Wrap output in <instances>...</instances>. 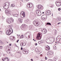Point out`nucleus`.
<instances>
[{"mask_svg":"<svg viewBox=\"0 0 61 61\" xmlns=\"http://www.w3.org/2000/svg\"><path fill=\"white\" fill-rule=\"evenodd\" d=\"M59 3H59V5H58V7L59 6H60V5H61V2H60Z\"/></svg>","mask_w":61,"mask_h":61,"instance_id":"31","label":"nucleus"},{"mask_svg":"<svg viewBox=\"0 0 61 61\" xmlns=\"http://www.w3.org/2000/svg\"><path fill=\"white\" fill-rule=\"evenodd\" d=\"M6 50H7V51H8V50H9H9H10V49H9L8 50V49H6Z\"/></svg>","mask_w":61,"mask_h":61,"instance_id":"40","label":"nucleus"},{"mask_svg":"<svg viewBox=\"0 0 61 61\" xmlns=\"http://www.w3.org/2000/svg\"><path fill=\"white\" fill-rule=\"evenodd\" d=\"M21 28L22 30L24 31H25L27 30V28L25 27V24H23L21 27Z\"/></svg>","mask_w":61,"mask_h":61,"instance_id":"4","label":"nucleus"},{"mask_svg":"<svg viewBox=\"0 0 61 61\" xmlns=\"http://www.w3.org/2000/svg\"><path fill=\"white\" fill-rule=\"evenodd\" d=\"M22 13V15L23 16V17H25V12L22 11L21 12V14Z\"/></svg>","mask_w":61,"mask_h":61,"instance_id":"15","label":"nucleus"},{"mask_svg":"<svg viewBox=\"0 0 61 61\" xmlns=\"http://www.w3.org/2000/svg\"><path fill=\"white\" fill-rule=\"evenodd\" d=\"M9 60H7V61H8Z\"/></svg>","mask_w":61,"mask_h":61,"instance_id":"64","label":"nucleus"},{"mask_svg":"<svg viewBox=\"0 0 61 61\" xmlns=\"http://www.w3.org/2000/svg\"><path fill=\"white\" fill-rule=\"evenodd\" d=\"M59 24H61V22L58 23L57 24L58 25H59Z\"/></svg>","mask_w":61,"mask_h":61,"instance_id":"50","label":"nucleus"},{"mask_svg":"<svg viewBox=\"0 0 61 61\" xmlns=\"http://www.w3.org/2000/svg\"><path fill=\"white\" fill-rule=\"evenodd\" d=\"M61 10V8H59L58 9V11H60Z\"/></svg>","mask_w":61,"mask_h":61,"instance_id":"39","label":"nucleus"},{"mask_svg":"<svg viewBox=\"0 0 61 61\" xmlns=\"http://www.w3.org/2000/svg\"><path fill=\"white\" fill-rule=\"evenodd\" d=\"M57 20V21H61V18H57L56 19Z\"/></svg>","mask_w":61,"mask_h":61,"instance_id":"23","label":"nucleus"},{"mask_svg":"<svg viewBox=\"0 0 61 61\" xmlns=\"http://www.w3.org/2000/svg\"><path fill=\"white\" fill-rule=\"evenodd\" d=\"M27 21H29V19H28V20H27Z\"/></svg>","mask_w":61,"mask_h":61,"instance_id":"56","label":"nucleus"},{"mask_svg":"<svg viewBox=\"0 0 61 61\" xmlns=\"http://www.w3.org/2000/svg\"><path fill=\"white\" fill-rule=\"evenodd\" d=\"M53 61V60H51V61Z\"/></svg>","mask_w":61,"mask_h":61,"instance_id":"63","label":"nucleus"},{"mask_svg":"<svg viewBox=\"0 0 61 61\" xmlns=\"http://www.w3.org/2000/svg\"><path fill=\"white\" fill-rule=\"evenodd\" d=\"M20 5H23V4L21 3H20Z\"/></svg>","mask_w":61,"mask_h":61,"instance_id":"38","label":"nucleus"},{"mask_svg":"<svg viewBox=\"0 0 61 61\" xmlns=\"http://www.w3.org/2000/svg\"><path fill=\"white\" fill-rule=\"evenodd\" d=\"M13 30L12 29V28H10L9 30H7L6 31V34L7 35H10L13 33Z\"/></svg>","mask_w":61,"mask_h":61,"instance_id":"1","label":"nucleus"},{"mask_svg":"<svg viewBox=\"0 0 61 61\" xmlns=\"http://www.w3.org/2000/svg\"><path fill=\"white\" fill-rule=\"evenodd\" d=\"M22 52L24 54H28V53L27 51V50H26L23 51Z\"/></svg>","mask_w":61,"mask_h":61,"instance_id":"17","label":"nucleus"},{"mask_svg":"<svg viewBox=\"0 0 61 61\" xmlns=\"http://www.w3.org/2000/svg\"><path fill=\"white\" fill-rule=\"evenodd\" d=\"M41 43H43L44 42H45V41H44V40H41Z\"/></svg>","mask_w":61,"mask_h":61,"instance_id":"27","label":"nucleus"},{"mask_svg":"<svg viewBox=\"0 0 61 61\" xmlns=\"http://www.w3.org/2000/svg\"><path fill=\"white\" fill-rule=\"evenodd\" d=\"M47 39H50V37H48L47 38Z\"/></svg>","mask_w":61,"mask_h":61,"instance_id":"41","label":"nucleus"},{"mask_svg":"<svg viewBox=\"0 0 61 61\" xmlns=\"http://www.w3.org/2000/svg\"><path fill=\"white\" fill-rule=\"evenodd\" d=\"M25 36L28 39V32H27L25 34Z\"/></svg>","mask_w":61,"mask_h":61,"instance_id":"14","label":"nucleus"},{"mask_svg":"<svg viewBox=\"0 0 61 61\" xmlns=\"http://www.w3.org/2000/svg\"><path fill=\"white\" fill-rule=\"evenodd\" d=\"M35 51H36V52H38L39 51V50H38V49L36 48L35 49Z\"/></svg>","mask_w":61,"mask_h":61,"instance_id":"25","label":"nucleus"},{"mask_svg":"<svg viewBox=\"0 0 61 61\" xmlns=\"http://www.w3.org/2000/svg\"><path fill=\"white\" fill-rule=\"evenodd\" d=\"M27 7H30H30H32V4H30L29 3H28L27 5Z\"/></svg>","mask_w":61,"mask_h":61,"instance_id":"11","label":"nucleus"},{"mask_svg":"<svg viewBox=\"0 0 61 61\" xmlns=\"http://www.w3.org/2000/svg\"><path fill=\"white\" fill-rule=\"evenodd\" d=\"M46 30L45 31V29H42L41 30V31H44V33L46 34Z\"/></svg>","mask_w":61,"mask_h":61,"instance_id":"18","label":"nucleus"},{"mask_svg":"<svg viewBox=\"0 0 61 61\" xmlns=\"http://www.w3.org/2000/svg\"><path fill=\"white\" fill-rule=\"evenodd\" d=\"M44 12H42V14H44Z\"/></svg>","mask_w":61,"mask_h":61,"instance_id":"59","label":"nucleus"},{"mask_svg":"<svg viewBox=\"0 0 61 61\" xmlns=\"http://www.w3.org/2000/svg\"><path fill=\"white\" fill-rule=\"evenodd\" d=\"M2 60H3V61H4V60L3 59V58L2 59Z\"/></svg>","mask_w":61,"mask_h":61,"instance_id":"53","label":"nucleus"},{"mask_svg":"<svg viewBox=\"0 0 61 61\" xmlns=\"http://www.w3.org/2000/svg\"><path fill=\"white\" fill-rule=\"evenodd\" d=\"M22 44L23 45V46H25L26 45V43L25 42H22Z\"/></svg>","mask_w":61,"mask_h":61,"instance_id":"21","label":"nucleus"},{"mask_svg":"<svg viewBox=\"0 0 61 61\" xmlns=\"http://www.w3.org/2000/svg\"><path fill=\"white\" fill-rule=\"evenodd\" d=\"M10 26L11 27H12L13 26V25H10Z\"/></svg>","mask_w":61,"mask_h":61,"instance_id":"46","label":"nucleus"},{"mask_svg":"<svg viewBox=\"0 0 61 61\" xmlns=\"http://www.w3.org/2000/svg\"><path fill=\"white\" fill-rule=\"evenodd\" d=\"M37 7L39 9H41V10H43L44 8H43V6L40 5H38L37 6Z\"/></svg>","mask_w":61,"mask_h":61,"instance_id":"7","label":"nucleus"},{"mask_svg":"<svg viewBox=\"0 0 61 61\" xmlns=\"http://www.w3.org/2000/svg\"><path fill=\"white\" fill-rule=\"evenodd\" d=\"M11 7H14L15 6V5L14 4H12L11 5Z\"/></svg>","mask_w":61,"mask_h":61,"instance_id":"29","label":"nucleus"},{"mask_svg":"<svg viewBox=\"0 0 61 61\" xmlns=\"http://www.w3.org/2000/svg\"><path fill=\"white\" fill-rule=\"evenodd\" d=\"M26 1H28V0H26Z\"/></svg>","mask_w":61,"mask_h":61,"instance_id":"62","label":"nucleus"},{"mask_svg":"<svg viewBox=\"0 0 61 61\" xmlns=\"http://www.w3.org/2000/svg\"><path fill=\"white\" fill-rule=\"evenodd\" d=\"M36 57L37 58H38V57Z\"/></svg>","mask_w":61,"mask_h":61,"instance_id":"60","label":"nucleus"},{"mask_svg":"<svg viewBox=\"0 0 61 61\" xmlns=\"http://www.w3.org/2000/svg\"><path fill=\"white\" fill-rule=\"evenodd\" d=\"M19 21H20V23H22V21H23V20L21 18H19Z\"/></svg>","mask_w":61,"mask_h":61,"instance_id":"20","label":"nucleus"},{"mask_svg":"<svg viewBox=\"0 0 61 61\" xmlns=\"http://www.w3.org/2000/svg\"><path fill=\"white\" fill-rule=\"evenodd\" d=\"M6 58H5L4 59V60H6Z\"/></svg>","mask_w":61,"mask_h":61,"instance_id":"49","label":"nucleus"},{"mask_svg":"<svg viewBox=\"0 0 61 61\" xmlns=\"http://www.w3.org/2000/svg\"><path fill=\"white\" fill-rule=\"evenodd\" d=\"M23 49V48L22 47H21V50H22Z\"/></svg>","mask_w":61,"mask_h":61,"instance_id":"51","label":"nucleus"},{"mask_svg":"<svg viewBox=\"0 0 61 61\" xmlns=\"http://www.w3.org/2000/svg\"><path fill=\"white\" fill-rule=\"evenodd\" d=\"M46 25H51V23H47V24H46Z\"/></svg>","mask_w":61,"mask_h":61,"instance_id":"28","label":"nucleus"},{"mask_svg":"<svg viewBox=\"0 0 61 61\" xmlns=\"http://www.w3.org/2000/svg\"><path fill=\"white\" fill-rule=\"evenodd\" d=\"M36 12L37 13V14L38 16H40L41 15V12L40 10H36Z\"/></svg>","mask_w":61,"mask_h":61,"instance_id":"8","label":"nucleus"},{"mask_svg":"<svg viewBox=\"0 0 61 61\" xmlns=\"http://www.w3.org/2000/svg\"><path fill=\"white\" fill-rule=\"evenodd\" d=\"M53 48L54 49H55V50H56V47L55 46H53Z\"/></svg>","mask_w":61,"mask_h":61,"instance_id":"24","label":"nucleus"},{"mask_svg":"<svg viewBox=\"0 0 61 61\" xmlns=\"http://www.w3.org/2000/svg\"><path fill=\"white\" fill-rule=\"evenodd\" d=\"M2 48L3 47L2 46H0V49H2Z\"/></svg>","mask_w":61,"mask_h":61,"instance_id":"34","label":"nucleus"},{"mask_svg":"<svg viewBox=\"0 0 61 61\" xmlns=\"http://www.w3.org/2000/svg\"><path fill=\"white\" fill-rule=\"evenodd\" d=\"M5 5L3 7V8L4 9H8L9 7V5H10V3L8 2H6L4 4Z\"/></svg>","mask_w":61,"mask_h":61,"instance_id":"2","label":"nucleus"},{"mask_svg":"<svg viewBox=\"0 0 61 61\" xmlns=\"http://www.w3.org/2000/svg\"><path fill=\"white\" fill-rule=\"evenodd\" d=\"M33 24H34V25L35 26H38V23L36 22V21H34L33 22Z\"/></svg>","mask_w":61,"mask_h":61,"instance_id":"10","label":"nucleus"},{"mask_svg":"<svg viewBox=\"0 0 61 61\" xmlns=\"http://www.w3.org/2000/svg\"><path fill=\"white\" fill-rule=\"evenodd\" d=\"M5 12L6 13V15L8 16H9L11 15V11L9 10H5Z\"/></svg>","mask_w":61,"mask_h":61,"instance_id":"5","label":"nucleus"},{"mask_svg":"<svg viewBox=\"0 0 61 61\" xmlns=\"http://www.w3.org/2000/svg\"><path fill=\"white\" fill-rule=\"evenodd\" d=\"M17 15V14H15V15H14L15 16H16V15Z\"/></svg>","mask_w":61,"mask_h":61,"instance_id":"47","label":"nucleus"},{"mask_svg":"<svg viewBox=\"0 0 61 61\" xmlns=\"http://www.w3.org/2000/svg\"><path fill=\"white\" fill-rule=\"evenodd\" d=\"M33 40H34V41H36V40H35L34 39H33Z\"/></svg>","mask_w":61,"mask_h":61,"instance_id":"54","label":"nucleus"},{"mask_svg":"<svg viewBox=\"0 0 61 61\" xmlns=\"http://www.w3.org/2000/svg\"><path fill=\"white\" fill-rule=\"evenodd\" d=\"M35 46H37V43H36L35 44Z\"/></svg>","mask_w":61,"mask_h":61,"instance_id":"44","label":"nucleus"},{"mask_svg":"<svg viewBox=\"0 0 61 61\" xmlns=\"http://www.w3.org/2000/svg\"><path fill=\"white\" fill-rule=\"evenodd\" d=\"M40 61H43V60H41Z\"/></svg>","mask_w":61,"mask_h":61,"instance_id":"55","label":"nucleus"},{"mask_svg":"<svg viewBox=\"0 0 61 61\" xmlns=\"http://www.w3.org/2000/svg\"><path fill=\"white\" fill-rule=\"evenodd\" d=\"M7 59V60H9V58H8V57H6Z\"/></svg>","mask_w":61,"mask_h":61,"instance_id":"37","label":"nucleus"},{"mask_svg":"<svg viewBox=\"0 0 61 61\" xmlns=\"http://www.w3.org/2000/svg\"><path fill=\"white\" fill-rule=\"evenodd\" d=\"M30 49L31 50H33L35 49V47L34 46H32L30 47Z\"/></svg>","mask_w":61,"mask_h":61,"instance_id":"16","label":"nucleus"},{"mask_svg":"<svg viewBox=\"0 0 61 61\" xmlns=\"http://www.w3.org/2000/svg\"><path fill=\"white\" fill-rule=\"evenodd\" d=\"M19 40H18L17 41V43H18V41H19Z\"/></svg>","mask_w":61,"mask_h":61,"instance_id":"42","label":"nucleus"},{"mask_svg":"<svg viewBox=\"0 0 61 61\" xmlns=\"http://www.w3.org/2000/svg\"><path fill=\"white\" fill-rule=\"evenodd\" d=\"M56 35V31H55V35Z\"/></svg>","mask_w":61,"mask_h":61,"instance_id":"33","label":"nucleus"},{"mask_svg":"<svg viewBox=\"0 0 61 61\" xmlns=\"http://www.w3.org/2000/svg\"><path fill=\"white\" fill-rule=\"evenodd\" d=\"M19 36H20V35H19Z\"/></svg>","mask_w":61,"mask_h":61,"instance_id":"61","label":"nucleus"},{"mask_svg":"<svg viewBox=\"0 0 61 61\" xmlns=\"http://www.w3.org/2000/svg\"><path fill=\"white\" fill-rule=\"evenodd\" d=\"M11 44H9V45L10 46H11Z\"/></svg>","mask_w":61,"mask_h":61,"instance_id":"45","label":"nucleus"},{"mask_svg":"<svg viewBox=\"0 0 61 61\" xmlns=\"http://www.w3.org/2000/svg\"><path fill=\"white\" fill-rule=\"evenodd\" d=\"M53 59L54 60H56L57 59H56V58L54 57L53 58Z\"/></svg>","mask_w":61,"mask_h":61,"instance_id":"32","label":"nucleus"},{"mask_svg":"<svg viewBox=\"0 0 61 61\" xmlns=\"http://www.w3.org/2000/svg\"><path fill=\"white\" fill-rule=\"evenodd\" d=\"M31 61H33V59H31Z\"/></svg>","mask_w":61,"mask_h":61,"instance_id":"52","label":"nucleus"},{"mask_svg":"<svg viewBox=\"0 0 61 61\" xmlns=\"http://www.w3.org/2000/svg\"><path fill=\"white\" fill-rule=\"evenodd\" d=\"M26 48H27V47H28V46H26Z\"/></svg>","mask_w":61,"mask_h":61,"instance_id":"58","label":"nucleus"},{"mask_svg":"<svg viewBox=\"0 0 61 61\" xmlns=\"http://www.w3.org/2000/svg\"><path fill=\"white\" fill-rule=\"evenodd\" d=\"M20 46H23V43H21L20 44Z\"/></svg>","mask_w":61,"mask_h":61,"instance_id":"30","label":"nucleus"},{"mask_svg":"<svg viewBox=\"0 0 61 61\" xmlns=\"http://www.w3.org/2000/svg\"><path fill=\"white\" fill-rule=\"evenodd\" d=\"M45 49L46 50H49L50 49V47L48 46H46V47H45Z\"/></svg>","mask_w":61,"mask_h":61,"instance_id":"12","label":"nucleus"},{"mask_svg":"<svg viewBox=\"0 0 61 61\" xmlns=\"http://www.w3.org/2000/svg\"><path fill=\"white\" fill-rule=\"evenodd\" d=\"M41 36L40 34L39 33L38 34L37 36L36 37V39L38 40H41Z\"/></svg>","mask_w":61,"mask_h":61,"instance_id":"6","label":"nucleus"},{"mask_svg":"<svg viewBox=\"0 0 61 61\" xmlns=\"http://www.w3.org/2000/svg\"><path fill=\"white\" fill-rule=\"evenodd\" d=\"M10 39L11 40H14L15 39V37L13 36H11L10 37Z\"/></svg>","mask_w":61,"mask_h":61,"instance_id":"19","label":"nucleus"},{"mask_svg":"<svg viewBox=\"0 0 61 61\" xmlns=\"http://www.w3.org/2000/svg\"><path fill=\"white\" fill-rule=\"evenodd\" d=\"M60 2H56L55 3L56 5L57 6H58V5H59V4H60Z\"/></svg>","mask_w":61,"mask_h":61,"instance_id":"22","label":"nucleus"},{"mask_svg":"<svg viewBox=\"0 0 61 61\" xmlns=\"http://www.w3.org/2000/svg\"><path fill=\"white\" fill-rule=\"evenodd\" d=\"M12 19H8L7 20H6V21L7 23H8L9 24H10V23H12L13 21H14V20L13 19H12Z\"/></svg>","mask_w":61,"mask_h":61,"instance_id":"3","label":"nucleus"},{"mask_svg":"<svg viewBox=\"0 0 61 61\" xmlns=\"http://www.w3.org/2000/svg\"><path fill=\"white\" fill-rule=\"evenodd\" d=\"M45 59L46 60H47V59H46V58H45Z\"/></svg>","mask_w":61,"mask_h":61,"instance_id":"57","label":"nucleus"},{"mask_svg":"<svg viewBox=\"0 0 61 61\" xmlns=\"http://www.w3.org/2000/svg\"><path fill=\"white\" fill-rule=\"evenodd\" d=\"M25 51L26 50L25 49H23L22 51V52H24V51Z\"/></svg>","mask_w":61,"mask_h":61,"instance_id":"35","label":"nucleus"},{"mask_svg":"<svg viewBox=\"0 0 61 61\" xmlns=\"http://www.w3.org/2000/svg\"><path fill=\"white\" fill-rule=\"evenodd\" d=\"M41 18L42 20H46L47 18V15H44L41 16Z\"/></svg>","mask_w":61,"mask_h":61,"instance_id":"9","label":"nucleus"},{"mask_svg":"<svg viewBox=\"0 0 61 61\" xmlns=\"http://www.w3.org/2000/svg\"><path fill=\"white\" fill-rule=\"evenodd\" d=\"M24 37V35H22L20 37V38H23Z\"/></svg>","mask_w":61,"mask_h":61,"instance_id":"26","label":"nucleus"},{"mask_svg":"<svg viewBox=\"0 0 61 61\" xmlns=\"http://www.w3.org/2000/svg\"><path fill=\"white\" fill-rule=\"evenodd\" d=\"M48 61H52V60L50 59L48 60Z\"/></svg>","mask_w":61,"mask_h":61,"instance_id":"48","label":"nucleus"},{"mask_svg":"<svg viewBox=\"0 0 61 61\" xmlns=\"http://www.w3.org/2000/svg\"><path fill=\"white\" fill-rule=\"evenodd\" d=\"M38 43L39 44H41V41H39Z\"/></svg>","mask_w":61,"mask_h":61,"instance_id":"36","label":"nucleus"},{"mask_svg":"<svg viewBox=\"0 0 61 61\" xmlns=\"http://www.w3.org/2000/svg\"><path fill=\"white\" fill-rule=\"evenodd\" d=\"M30 29L32 28V26L31 25L30 26Z\"/></svg>","mask_w":61,"mask_h":61,"instance_id":"43","label":"nucleus"},{"mask_svg":"<svg viewBox=\"0 0 61 61\" xmlns=\"http://www.w3.org/2000/svg\"><path fill=\"white\" fill-rule=\"evenodd\" d=\"M46 14L47 15H50V11L47 10L46 12Z\"/></svg>","mask_w":61,"mask_h":61,"instance_id":"13","label":"nucleus"}]
</instances>
